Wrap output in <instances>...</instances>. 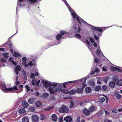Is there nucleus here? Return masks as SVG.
I'll list each match as a JSON object with an SVG mask.
<instances>
[{"instance_id": "1", "label": "nucleus", "mask_w": 122, "mask_h": 122, "mask_svg": "<svg viewBox=\"0 0 122 122\" xmlns=\"http://www.w3.org/2000/svg\"><path fill=\"white\" fill-rule=\"evenodd\" d=\"M64 2L68 9L71 13L73 18L75 21H77L80 24H83L85 25L90 26V28L94 31H98L100 32L102 31L103 29L100 28L95 27L89 24L81 18L75 13V11L72 10L69 6L66 0H62Z\"/></svg>"}, {"instance_id": "2", "label": "nucleus", "mask_w": 122, "mask_h": 122, "mask_svg": "<svg viewBox=\"0 0 122 122\" xmlns=\"http://www.w3.org/2000/svg\"><path fill=\"white\" fill-rule=\"evenodd\" d=\"M87 44L89 45L90 44V41L93 43V45L94 47L96 49L97 51L94 52H92V54L94 57V59L96 63L98 62L99 60L97 59V56H103V54L101 50H100L99 45H97V44L94 42V40L92 38L88 37L85 39Z\"/></svg>"}, {"instance_id": "3", "label": "nucleus", "mask_w": 122, "mask_h": 122, "mask_svg": "<svg viewBox=\"0 0 122 122\" xmlns=\"http://www.w3.org/2000/svg\"><path fill=\"white\" fill-rule=\"evenodd\" d=\"M41 83L43 86L46 89L48 88V90L51 94L55 93L56 91V82L50 81L42 79Z\"/></svg>"}, {"instance_id": "4", "label": "nucleus", "mask_w": 122, "mask_h": 122, "mask_svg": "<svg viewBox=\"0 0 122 122\" xmlns=\"http://www.w3.org/2000/svg\"><path fill=\"white\" fill-rule=\"evenodd\" d=\"M74 82L71 81L61 83L56 82V91L55 92V93H56L58 91H59L61 90V89H62V85L64 88H65L67 87L66 85L68 83H73Z\"/></svg>"}, {"instance_id": "5", "label": "nucleus", "mask_w": 122, "mask_h": 122, "mask_svg": "<svg viewBox=\"0 0 122 122\" xmlns=\"http://www.w3.org/2000/svg\"><path fill=\"white\" fill-rule=\"evenodd\" d=\"M71 29L72 32L74 33H79L81 30V27L76 23H72Z\"/></svg>"}, {"instance_id": "6", "label": "nucleus", "mask_w": 122, "mask_h": 122, "mask_svg": "<svg viewBox=\"0 0 122 122\" xmlns=\"http://www.w3.org/2000/svg\"><path fill=\"white\" fill-rule=\"evenodd\" d=\"M18 88L16 86H15L11 88H8L6 87V86L4 84V87L2 91L4 92L8 93V92H13L14 90H17Z\"/></svg>"}, {"instance_id": "7", "label": "nucleus", "mask_w": 122, "mask_h": 122, "mask_svg": "<svg viewBox=\"0 0 122 122\" xmlns=\"http://www.w3.org/2000/svg\"><path fill=\"white\" fill-rule=\"evenodd\" d=\"M26 58L25 57H24L22 58V64L25 67H27L29 66H33V64L31 61L27 63L26 61Z\"/></svg>"}, {"instance_id": "8", "label": "nucleus", "mask_w": 122, "mask_h": 122, "mask_svg": "<svg viewBox=\"0 0 122 122\" xmlns=\"http://www.w3.org/2000/svg\"><path fill=\"white\" fill-rule=\"evenodd\" d=\"M59 111L61 113H67L69 111V109L64 105L62 106V107L59 108Z\"/></svg>"}, {"instance_id": "9", "label": "nucleus", "mask_w": 122, "mask_h": 122, "mask_svg": "<svg viewBox=\"0 0 122 122\" xmlns=\"http://www.w3.org/2000/svg\"><path fill=\"white\" fill-rule=\"evenodd\" d=\"M119 68L113 66H112L111 67V70L113 71H118L120 72H122V67H119Z\"/></svg>"}, {"instance_id": "10", "label": "nucleus", "mask_w": 122, "mask_h": 122, "mask_svg": "<svg viewBox=\"0 0 122 122\" xmlns=\"http://www.w3.org/2000/svg\"><path fill=\"white\" fill-rule=\"evenodd\" d=\"M21 70V67L20 65H17V66L15 67V72L16 75L19 73V71H20Z\"/></svg>"}, {"instance_id": "11", "label": "nucleus", "mask_w": 122, "mask_h": 122, "mask_svg": "<svg viewBox=\"0 0 122 122\" xmlns=\"http://www.w3.org/2000/svg\"><path fill=\"white\" fill-rule=\"evenodd\" d=\"M40 82L39 80L38 81H36L35 79H33L32 81V83L33 85L35 86L36 85L37 86H39Z\"/></svg>"}, {"instance_id": "12", "label": "nucleus", "mask_w": 122, "mask_h": 122, "mask_svg": "<svg viewBox=\"0 0 122 122\" xmlns=\"http://www.w3.org/2000/svg\"><path fill=\"white\" fill-rule=\"evenodd\" d=\"M15 58L12 57H10L9 58V61L10 62L12 63V64L15 66L17 65V63L14 61Z\"/></svg>"}, {"instance_id": "13", "label": "nucleus", "mask_w": 122, "mask_h": 122, "mask_svg": "<svg viewBox=\"0 0 122 122\" xmlns=\"http://www.w3.org/2000/svg\"><path fill=\"white\" fill-rule=\"evenodd\" d=\"M64 120L67 122H71L72 121V118L69 116H67L64 118Z\"/></svg>"}, {"instance_id": "14", "label": "nucleus", "mask_w": 122, "mask_h": 122, "mask_svg": "<svg viewBox=\"0 0 122 122\" xmlns=\"http://www.w3.org/2000/svg\"><path fill=\"white\" fill-rule=\"evenodd\" d=\"M32 120L33 121L36 122L38 121L39 120L38 117L35 115H33L32 117Z\"/></svg>"}, {"instance_id": "15", "label": "nucleus", "mask_w": 122, "mask_h": 122, "mask_svg": "<svg viewBox=\"0 0 122 122\" xmlns=\"http://www.w3.org/2000/svg\"><path fill=\"white\" fill-rule=\"evenodd\" d=\"M6 60L5 58H1L0 61V63L2 64V65L1 66H4L5 64L4 63H6Z\"/></svg>"}, {"instance_id": "16", "label": "nucleus", "mask_w": 122, "mask_h": 122, "mask_svg": "<svg viewBox=\"0 0 122 122\" xmlns=\"http://www.w3.org/2000/svg\"><path fill=\"white\" fill-rule=\"evenodd\" d=\"M100 72V70L98 68H96L95 71H94L92 72L91 74H95V73L96 74L99 73Z\"/></svg>"}, {"instance_id": "17", "label": "nucleus", "mask_w": 122, "mask_h": 122, "mask_svg": "<svg viewBox=\"0 0 122 122\" xmlns=\"http://www.w3.org/2000/svg\"><path fill=\"white\" fill-rule=\"evenodd\" d=\"M84 89L83 88H78L76 90V93H82L83 92V90Z\"/></svg>"}, {"instance_id": "18", "label": "nucleus", "mask_w": 122, "mask_h": 122, "mask_svg": "<svg viewBox=\"0 0 122 122\" xmlns=\"http://www.w3.org/2000/svg\"><path fill=\"white\" fill-rule=\"evenodd\" d=\"M60 91H61L66 94H67L69 92L67 89H61V90L59 91H58V92Z\"/></svg>"}, {"instance_id": "19", "label": "nucleus", "mask_w": 122, "mask_h": 122, "mask_svg": "<svg viewBox=\"0 0 122 122\" xmlns=\"http://www.w3.org/2000/svg\"><path fill=\"white\" fill-rule=\"evenodd\" d=\"M83 112L84 114L86 115H88L90 113L89 111L86 109L83 110Z\"/></svg>"}, {"instance_id": "20", "label": "nucleus", "mask_w": 122, "mask_h": 122, "mask_svg": "<svg viewBox=\"0 0 122 122\" xmlns=\"http://www.w3.org/2000/svg\"><path fill=\"white\" fill-rule=\"evenodd\" d=\"M22 105L24 107L26 108L28 106V104L26 101H24L22 102Z\"/></svg>"}, {"instance_id": "21", "label": "nucleus", "mask_w": 122, "mask_h": 122, "mask_svg": "<svg viewBox=\"0 0 122 122\" xmlns=\"http://www.w3.org/2000/svg\"><path fill=\"white\" fill-rule=\"evenodd\" d=\"M52 119L54 121H56L57 120V117L55 114H52L51 116Z\"/></svg>"}, {"instance_id": "22", "label": "nucleus", "mask_w": 122, "mask_h": 122, "mask_svg": "<svg viewBox=\"0 0 122 122\" xmlns=\"http://www.w3.org/2000/svg\"><path fill=\"white\" fill-rule=\"evenodd\" d=\"M109 86L112 88H114L115 86V83L113 81H111L109 83Z\"/></svg>"}, {"instance_id": "23", "label": "nucleus", "mask_w": 122, "mask_h": 122, "mask_svg": "<svg viewBox=\"0 0 122 122\" xmlns=\"http://www.w3.org/2000/svg\"><path fill=\"white\" fill-rule=\"evenodd\" d=\"M78 33L75 34L74 35V36L77 39L79 40H81V36L80 34Z\"/></svg>"}, {"instance_id": "24", "label": "nucleus", "mask_w": 122, "mask_h": 122, "mask_svg": "<svg viewBox=\"0 0 122 122\" xmlns=\"http://www.w3.org/2000/svg\"><path fill=\"white\" fill-rule=\"evenodd\" d=\"M87 77H88V76H86V77H85L82 79H80L79 80H77L75 81H74V82H73V83H74L75 82H78L79 81H83V80H85V79H86Z\"/></svg>"}, {"instance_id": "25", "label": "nucleus", "mask_w": 122, "mask_h": 122, "mask_svg": "<svg viewBox=\"0 0 122 122\" xmlns=\"http://www.w3.org/2000/svg\"><path fill=\"white\" fill-rule=\"evenodd\" d=\"M35 99L33 98H31L28 100V102L29 103L32 104L34 103L35 101Z\"/></svg>"}, {"instance_id": "26", "label": "nucleus", "mask_w": 122, "mask_h": 122, "mask_svg": "<svg viewBox=\"0 0 122 122\" xmlns=\"http://www.w3.org/2000/svg\"><path fill=\"white\" fill-rule=\"evenodd\" d=\"M35 103L37 107H39L42 105V103L39 101H37Z\"/></svg>"}, {"instance_id": "27", "label": "nucleus", "mask_w": 122, "mask_h": 122, "mask_svg": "<svg viewBox=\"0 0 122 122\" xmlns=\"http://www.w3.org/2000/svg\"><path fill=\"white\" fill-rule=\"evenodd\" d=\"M22 75L23 76L24 78L25 79H27V75L28 73L25 72L24 71H23L22 73Z\"/></svg>"}, {"instance_id": "28", "label": "nucleus", "mask_w": 122, "mask_h": 122, "mask_svg": "<svg viewBox=\"0 0 122 122\" xmlns=\"http://www.w3.org/2000/svg\"><path fill=\"white\" fill-rule=\"evenodd\" d=\"M86 92L90 93L91 91V89L90 87H87L85 89Z\"/></svg>"}, {"instance_id": "29", "label": "nucleus", "mask_w": 122, "mask_h": 122, "mask_svg": "<svg viewBox=\"0 0 122 122\" xmlns=\"http://www.w3.org/2000/svg\"><path fill=\"white\" fill-rule=\"evenodd\" d=\"M62 35L61 34H59L57 35L56 37V38L57 40L60 39L62 37Z\"/></svg>"}, {"instance_id": "30", "label": "nucleus", "mask_w": 122, "mask_h": 122, "mask_svg": "<svg viewBox=\"0 0 122 122\" xmlns=\"http://www.w3.org/2000/svg\"><path fill=\"white\" fill-rule=\"evenodd\" d=\"M69 92L70 94L73 95L76 93V90L74 89L71 90L69 91Z\"/></svg>"}, {"instance_id": "31", "label": "nucleus", "mask_w": 122, "mask_h": 122, "mask_svg": "<svg viewBox=\"0 0 122 122\" xmlns=\"http://www.w3.org/2000/svg\"><path fill=\"white\" fill-rule=\"evenodd\" d=\"M13 56H14L17 57L18 56H20L21 55L17 52H15L13 53Z\"/></svg>"}, {"instance_id": "32", "label": "nucleus", "mask_w": 122, "mask_h": 122, "mask_svg": "<svg viewBox=\"0 0 122 122\" xmlns=\"http://www.w3.org/2000/svg\"><path fill=\"white\" fill-rule=\"evenodd\" d=\"M22 121L23 122H29L28 118L26 117H24L23 118Z\"/></svg>"}, {"instance_id": "33", "label": "nucleus", "mask_w": 122, "mask_h": 122, "mask_svg": "<svg viewBox=\"0 0 122 122\" xmlns=\"http://www.w3.org/2000/svg\"><path fill=\"white\" fill-rule=\"evenodd\" d=\"M20 113H24L26 112V111L24 108H22L20 109L19 111Z\"/></svg>"}, {"instance_id": "34", "label": "nucleus", "mask_w": 122, "mask_h": 122, "mask_svg": "<svg viewBox=\"0 0 122 122\" xmlns=\"http://www.w3.org/2000/svg\"><path fill=\"white\" fill-rule=\"evenodd\" d=\"M109 79V77L108 76H105L103 78V80L104 82H106Z\"/></svg>"}, {"instance_id": "35", "label": "nucleus", "mask_w": 122, "mask_h": 122, "mask_svg": "<svg viewBox=\"0 0 122 122\" xmlns=\"http://www.w3.org/2000/svg\"><path fill=\"white\" fill-rule=\"evenodd\" d=\"M60 33L61 34V35H62V36L64 34H69V32H66L65 31L63 30H61L60 31Z\"/></svg>"}, {"instance_id": "36", "label": "nucleus", "mask_w": 122, "mask_h": 122, "mask_svg": "<svg viewBox=\"0 0 122 122\" xmlns=\"http://www.w3.org/2000/svg\"><path fill=\"white\" fill-rule=\"evenodd\" d=\"M101 88V87L99 86H97L95 88V90L96 91H99Z\"/></svg>"}, {"instance_id": "37", "label": "nucleus", "mask_w": 122, "mask_h": 122, "mask_svg": "<svg viewBox=\"0 0 122 122\" xmlns=\"http://www.w3.org/2000/svg\"><path fill=\"white\" fill-rule=\"evenodd\" d=\"M3 55L4 57L6 58H7L9 56V54L7 53H3Z\"/></svg>"}, {"instance_id": "38", "label": "nucleus", "mask_w": 122, "mask_h": 122, "mask_svg": "<svg viewBox=\"0 0 122 122\" xmlns=\"http://www.w3.org/2000/svg\"><path fill=\"white\" fill-rule=\"evenodd\" d=\"M49 95L48 93L47 92H45L43 94V97L44 98H46Z\"/></svg>"}, {"instance_id": "39", "label": "nucleus", "mask_w": 122, "mask_h": 122, "mask_svg": "<svg viewBox=\"0 0 122 122\" xmlns=\"http://www.w3.org/2000/svg\"><path fill=\"white\" fill-rule=\"evenodd\" d=\"M88 77H86V79H85L84 80V82H83L82 83V85L83 87L82 88H84V87L86 86V80L88 78Z\"/></svg>"}, {"instance_id": "40", "label": "nucleus", "mask_w": 122, "mask_h": 122, "mask_svg": "<svg viewBox=\"0 0 122 122\" xmlns=\"http://www.w3.org/2000/svg\"><path fill=\"white\" fill-rule=\"evenodd\" d=\"M89 110L90 112H93L95 110L94 107V106H92L91 107L89 108Z\"/></svg>"}, {"instance_id": "41", "label": "nucleus", "mask_w": 122, "mask_h": 122, "mask_svg": "<svg viewBox=\"0 0 122 122\" xmlns=\"http://www.w3.org/2000/svg\"><path fill=\"white\" fill-rule=\"evenodd\" d=\"M118 85L120 86H122V80L120 79L117 82Z\"/></svg>"}, {"instance_id": "42", "label": "nucleus", "mask_w": 122, "mask_h": 122, "mask_svg": "<svg viewBox=\"0 0 122 122\" xmlns=\"http://www.w3.org/2000/svg\"><path fill=\"white\" fill-rule=\"evenodd\" d=\"M18 5H19V6L20 7H24L25 6V5L24 4L21 5L20 3L18 2V5L17 7V9L18 8Z\"/></svg>"}, {"instance_id": "43", "label": "nucleus", "mask_w": 122, "mask_h": 122, "mask_svg": "<svg viewBox=\"0 0 122 122\" xmlns=\"http://www.w3.org/2000/svg\"><path fill=\"white\" fill-rule=\"evenodd\" d=\"M112 79L113 80L116 82L118 79V77L117 76H114L113 77Z\"/></svg>"}, {"instance_id": "44", "label": "nucleus", "mask_w": 122, "mask_h": 122, "mask_svg": "<svg viewBox=\"0 0 122 122\" xmlns=\"http://www.w3.org/2000/svg\"><path fill=\"white\" fill-rule=\"evenodd\" d=\"M88 83L90 84L92 86H95V83L93 81L91 82L90 81H88Z\"/></svg>"}, {"instance_id": "45", "label": "nucleus", "mask_w": 122, "mask_h": 122, "mask_svg": "<svg viewBox=\"0 0 122 122\" xmlns=\"http://www.w3.org/2000/svg\"><path fill=\"white\" fill-rule=\"evenodd\" d=\"M74 106V104L72 101H70V105L69 107L70 108H72Z\"/></svg>"}, {"instance_id": "46", "label": "nucleus", "mask_w": 122, "mask_h": 122, "mask_svg": "<svg viewBox=\"0 0 122 122\" xmlns=\"http://www.w3.org/2000/svg\"><path fill=\"white\" fill-rule=\"evenodd\" d=\"M107 87L106 85L103 86L102 87V90L104 91H106L107 90Z\"/></svg>"}, {"instance_id": "47", "label": "nucleus", "mask_w": 122, "mask_h": 122, "mask_svg": "<svg viewBox=\"0 0 122 122\" xmlns=\"http://www.w3.org/2000/svg\"><path fill=\"white\" fill-rule=\"evenodd\" d=\"M116 97L117 98V99H121V96L119 94L116 95Z\"/></svg>"}, {"instance_id": "48", "label": "nucleus", "mask_w": 122, "mask_h": 122, "mask_svg": "<svg viewBox=\"0 0 122 122\" xmlns=\"http://www.w3.org/2000/svg\"><path fill=\"white\" fill-rule=\"evenodd\" d=\"M45 118V116L43 115H41L40 119L41 120H43Z\"/></svg>"}, {"instance_id": "49", "label": "nucleus", "mask_w": 122, "mask_h": 122, "mask_svg": "<svg viewBox=\"0 0 122 122\" xmlns=\"http://www.w3.org/2000/svg\"><path fill=\"white\" fill-rule=\"evenodd\" d=\"M112 112L114 113H117L118 112L117 111L116 109H114L112 110Z\"/></svg>"}, {"instance_id": "50", "label": "nucleus", "mask_w": 122, "mask_h": 122, "mask_svg": "<svg viewBox=\"0 0 122 122\" xmlns=\"http://www.w3.org/2000/svg\"><path fill=\"white\" fill-rule=\"evenodd\" d=\"M105 99L103 97L101 98L100 99V101L102 102H104L105 101Z\"/></svg>"}, {"instance_id": "51", "label": "nucleus", "mask_w": 122, "mask_h": 122, "mask_svg": "<svg viewBox=\"0 0 122 122\" xmlns=\"http://www.w3.org/2000/svg\"><path fill=\"white\" fill-rule=\"evenodd\" d=\"M104 112V110H102L98 112V113L100 114V115H102V114Z\"/></svg>"}, {"instance_id": "52", "label": "nucleus", "mask_w": 122, "mask_h": 122, "mask_svg": "<svg viewBox=\"0 0 122 122\" xmlns=\"http://www.w3.org/2000/svg\"><path fill=\"white\" fill-rule=\"evenodd\" d=\"M35 77V75L34 73H32L30 75V77L33 79H35L34 78Z\"/></svg>"}, {"instance_id": "53", "label": "nucleus", "mask_w": 122, "mask_h": 122, "mask_svg": "<svg viewBox=\"0 0 122 122\" xmlns=\"http://www.w3.org/2000/svg\"><path fill=\"white\" fill-rule=\"evenodd\" d=\"M29 110L32 112H33L34 111V107H31L29 108Z\"/></svg>"}, {"instance_id": "54", "label": "nucleus", "mask_w": 122, "mask_h": 122, "mask_svg": "<svg viewBox=\"0 0 122 122\" xmlns=\"http://www.w3.org/2000/svg\"><path fill=\"white\" fill-rule=\"evenodd\" d=\"M94 37L95 38V39L96 40H98L99 39V37L98 36H96V34L95 33H94Z\"/></svg>"}, {"instance_id": "55", "label": "nucleus", "mask_w": 122, "mask_h": 122, "mask_svg": "<svg viewBox=\"0 0 122 122\" xmlns=\"http://www.w3.org/2000/svg\"><path fill=\"white\" fill-rule=\"evenodd\" d=\"M25 87L26 88V89L27 92H28L30 90V87L27 85H26L25 86Z\"/></svg>"}, {"instance_id": "56", "label": "nucleus", "mask_w": 122, "mask_h": 122, "mask_svg": "<svg viewBox=\"0 0 122 122\" xmlns=\"http://www.w3.org/2000/svg\"><path fill=\"white\" fill-rule=\"evenodd\" d=\"M15 84L17 86H18L20 84V82L19 81H16Z\"/></svg>"}, {"instance_id": "57", "label": "nucleus", "mask_w": 122, "mask_h": 122, "mask_svg": "<svg viewBox=\"0 0 122 122\" xmlns=\"http://www.w3.org/2000/svg\"><path fill=\"white\" fill-rule=\"evenodd\" d=\"M53 107H49L47 109H45L44 110L46 111H48L51 109L53 108Z\"/></svg>"}, {"instance_id": "58", "label": "nucleus", "mask_w": 122, "mask_h": 122, "mask_svg": "<svg viewBox=\"0 0 122 122\" xmlns=\"http://www.w3.org/2000/svg\"><path fill=\"white\" fill-rule=\"evenodd\" d=\"M104 112L107 115H109L110 114V113L109 112L107 111L106 110H104Z\"/></svg>"}, {"instance_id": "59", "label": "nucleus", "mask_w": 122, "mask_h": 122, "mask_svg": "<svg viewBox=\"0 0 122 122\" xmlns=\"http://www.w3.org/2000/svg\"><path fill=\"white\" fill-rule=\"evenodd\" d=\"M62 118V117H60L59 119V121L60 122H63Z\"/></svg>"}, {"instance_id": "60", "label": "nucleus", "mask_w": 122, "mask_h": 122, "mask_svg": "<svg viewBox=\"0 0 122 122\" xmlns=\"http://www.w3.org/2000/svg\"><path fill=\"white\" fill-rule=\"evenodd\" d=\"M72 98V97H65V98H64V99H71Z\"/></svg>"}, {"instance_id": "61", "label": "nucleus", "mask_w": 122, "mask_h": 122, "mask_svg": "<svg viewBox=\"0 0 122 122\" xmlns=\"http://www.w3.org/2000/svg\"><path fill=\"white\" fill-rule=\"evenodd\" d=\"M104 122H112L109 120L107 119H105L104 121Z\"/></svg>"}, {"instance_id": "62", "label": "nucleus", "mask_w": 122, "mask_h": 122, "mask_svg": "<svg viewBox=\"0 0 122 122\" xmlns=\"http://www.w3.org/2000/svg\"><path fill=\"white\" fill-rule=\"evenodd\" d=\"M102 70L104 71H107V70L104 67H102Z\"/></svg>"}, {"instance_id": "63", "label": "nucleus", "mask_w": 122, "mask_h": 122, "mask_svg": "<svg viewBox=\"0 0 122 122\" xmlns=\"http://www.w3.org/2000/svg\"><path fill=\"white\" fill-rule=\"evenodd\" d=\"M104 96L105 97L106 99V103H107L108 102V99L107 97L105 96Z\"/></svg>"}, {"instance_id": "64", "label": "nucleus", "mask_w": 122, "mask_h": 122, "mask_svg": "<svg viewBox=\"0 0 122 122\" xmlns=\"http://www.w3.org/2000/svg\"><path fill=\"white\" fill-rule=\"evenodd\" d=\"M39 73L38 72H36L35 73V75L36 76H37L39 75Z\"/></svg>"}]
</instances>
